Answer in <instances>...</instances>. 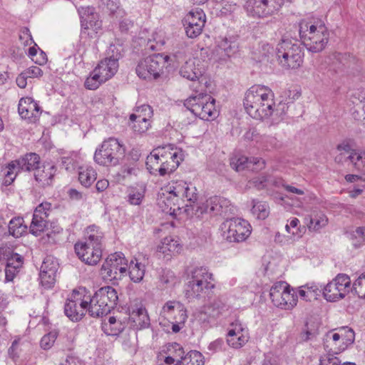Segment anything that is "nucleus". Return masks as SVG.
<instances>
[{"mask_svg":"<svg viewBox=\"0 0 365 365\" xmlns=\"http://www.w3.org/2000/svg\"><path fill=\"white\" fill-rule=\"evenodd\" d=\"M243 106L247 114L252 118H270L272 125L282 121L288 111L287 104L279 103L276 106L272 90L262 85H255L246 91Z\"/></svg>","mask_w":365,"mask_h":365,"instance_id":"nucleus-1","label":"nucleus"},{"mask_svg":"<svg viewBox=\"0 0 365 365\" xmlns=\"http://www.w3.org/2000/svg\"><path fill=\"white\" fill-rule=\"evenodd\" d=\"M197 199L196 187L179 180L169 182L165 192L160 195L158 203L163 212L176 215L182 212L187 214V208H190V205L195 203Z\"/></svg>","mask_w":365,"mask_h":365,"instance_id":"nucleus-2","label":"nucleus"},{"mask_svg":"<svg viewBox=\"0 0 365 365\" xmlns=\"http://www.w3.org/2000/svg\"><path fill=\"white\" fill-rule=\"evenodd\" d=\"M299 33L304 46L312 53L322 51L329 41L328 29L319 19H302L299 24Z\"/></svg>","mask_w":365,"mask_h":365,"instance_id":"nucleus-3","label":"nucleus"},{"mask_svg":"<svg viewBox=\"0 0 365 365\" xmlns=\"http://www.w3.org/2000/svg\"><path fill=\"white\" fill-rule=\"evenodd\" d=\"M193 91L195 94L185 101L184 106L202 120L216 118L218 111L215 108V100L205 92V86L198 83L196 88H193Z\"/></svg>","mask_w":365,"mask_h":365,"instance_id":"nucleus-4","label":"nucleus"},{"mask_svg":"<svg viewBox=\"0 0 365 365\" xmlns=\"http://www.w3.org/2000/svg\"><path fill=\"white\" fill-rule=\"evenodd\" d=\"M279 64L284 69H296L303 62L304 53L297 40L283 38L276 47Z\"/></svg>","mask_w":365,"mask_h":365,"instance_id":"nucleus-5","label":"nucleus"},{"mask_svg":"<svg viewBox=\"0 0 365 365\" xmlns=\"http://www.w3.org/2000/svg\"><path fill=\"white\" fill-rule=\"evenodd\" d=\"M212 274L207 267H197L190 272V277L188 279L186 296L189 299L200 297L207 291L215 287L212 283Z\"/></svg>","mask_w":365,"mask_h":365,"instance_id":"nucleus-6","label":"nucleus"},{"mask_svg":"<svg viewBox=\"0 0 365 365\" xmlns=\"http://www.w3.org/2000/svg\"><path fill=\"white\" fill-rule=\"evenodd\" d=\"M192 207L187 208V215L199 217L203 213H212L213 215H227L234 211L230 201L219 196H213L206 200L205 202H198L192 204Z\"/></svg>","mask_w":365,"mask_h":365,"instance_id":"nucleus-7","label":"nucleus"},{"mask_svg":"<svg viewBox=\"0 0 365 365\" xmlns=\"http://www.w3.org/2000/svg\"><path fill=\"white\" fill-rule=\"evenodd\" d=\"M125 149L120 142L114 138L104 140L100 148L94 154L95 161L104 166L116 165L124 156Z\"/></svg>","mask_w":365,"mask_h":365,"instance_id":"nucleus-8","label":"nucleus"},{"mask_svg":"<svg viewBox=\"0 0 365 365\" xmlns=\"http://www.w3.org/2000/svg\"><path fill=\"white\" fill-rule=\"evenodd\" d=\"M39 163L40 157L34 153H27L19 159L11 161L5 168L4 185H11L21 171L35 172L39 167Z\"/></svg>","mask_w":365,"mask_h":365,"instance_id":"nucleus-9","label":"nucleus"},{"mask_svg":"<svg viewBox=\"0 0 365 365\" xmlns=\"http://www.w3.org/2000/svg\"><path fill=\"white\" fill-rule=\"evenodd\" d=\"M103 278L115 283L128 274V260L122 252L109 255L101 267Z\"/></svg>","mask_w":365,"mask_h":365,"instance_id":"nucleus-10","label":"nucleus"},{"mask_svg":"<svg viewBox=\"0 0 365 365\" xmlns=\"http://www.w3.org/2000/svg\"><path fill=\"white\" fill-rule=\"evenodd\" d=\"M169 58L168 56L163 53L150 56L138 63L136 73L143 79H156L160 76Z\"/></svg>","mask_w":365,"mask_h":365,"instance_id":"nucleus-11","label":"nucleus"},{"mask_svg":"<svg viewBox=\"0 0 365 365\" xmlns=\"http://www.w3.org/2000/svg\"><path fill=\"white\" fill-rule=\"evenodd\" d=\"M286 1L292 0H247L245 9L251 16L265 18L277 14Z\"/></svg>","mask_w":365,"mask_h":365,"instance_id":"nucleus-12","label":"nucleus"},{"mask_svg":"<svg viewBox=\"0 0 365 365\" xmlns=\"http://www.w3.org/2000/svg\"><path fill=\"white\" fill-rule=\"evenodd\" d=\"M222 236L228 242H240L245 241L251 233L249 222L241 218H231L222 225Z\"/></svg>","mask_w":365,"mask_h":365,"instance_id":"nucleus-13","label":"nucleus"},{"mask_svg":"<svg viewBox=\"0 0 365 365\" xmlns=\"http://www.w3.org/2000/svg\"><path fill=\"white\" fill-rule=\"evenodd\" d=\"M157 155L156 158L160 156V160L163 161L161 167L158 169V174L160 176L173 173L182 160V150L171 144L158 147Z\"/></svg>","mask_w":365,"mask_h":365,"instance_id":"nucleus-14","label":"nucleus"},{"mask_svg":"<svg viewBox=\"0 0 365 365\" xmlns=\"http://www.w3.org/2000/svg\"><path fill=\"white\" fill-rule=\"evenodd\" d=\"M270 299L274 306L284 309H291L297 304V297L291 292L289 285L285 282H277L270 288Z\"/></svg>","mask_w":365,"mask_h":365,"instance_id":"nucleus-15","label":"nucleus"},{"mask_svg":"<svg viewBox=\"0 0 365 365\" xmlns=\"http://www.w3.org/2000/svg\"><path fill=\"white\" fill-rule=\"evenodd\" d=\"M351 289V279L346 274H339L323 290L324 298L329 302L343 299Z\"/></svg>","mask_w":365,"mask_h":365,"instance_id":"nucleus-16","label":"nucleus"},{"mask_svg":"<svg viewBox=\"0 0 365 365\" xmlns=\"http://www.w3.org/2000/svg\"><path fill=\"white\" fill-rule=\"evenodd\" d=\"M85 289L73 290L64 305L65 314L73 322L80 321L86 314L87 301L84 299Z\"/></svg>","mask_w":365,"mask_h":365,"instance_id":"nucleus-17","label":"nucleus"},{"mask_svg":"<svg viewBox=\"0 0 365 365\" xmlns=\"http://www.w3.org/2000/svg\"><path fill=\"white\" fill-rule=\"evenodd\" d=\"M205 14L202 9H192L183 20L187 36L192 38L198 36L205 26Z\"/></svg>","mask_w":365,"mask_h":365,"instance_id":"nucleus-18","label":"nucleus"},{"mask_svg":"<svg viewBox=\"0 0 365 365\" xmlns=\"http://www.w3.org/2000/svg\"><path fill=\"white\" fill-rule=\"evenodd\" d=\"M247 329L239 321L235 320L230 324L226 335V341L231 348L238 349L244 346L249 341Z\"/></svg>","mask_w":365,"mask_h":365,"instance_id":"nucleus-19","label":"nucleus"},{"mask_svg":"<svg viewBox=\"0 0 365 365\" xmlns=\"http://www.w3.org/2000/svg\"><path fill=\"white\" fill-rule=\"evenodd\" d=\"M52 210V205L48 202H43L35 209L33 219L30 225V232L38 236L44 230L48 223V217Z\"/></svg>","mask_w":365,"mask_h":365,"instance_id":"nucleus-20","label":"nucleus"},{"mask_svg":"<svg viewBox=\"0 0 365 365\" xmlns=\"http://www.w3.org/2000/svg\"><path fill=\"white\" fill-rule=\"evenodd\" d=\"M118 297L116 290L112 287L107 286L100 288L93 294V302L101 304V310L108 314L117 304ZM100 308H98V310Z\"/></svg>","mask_w":365,"mask_h":365,"instance_id":"nucleus-21","label":"nucleus"},{"mask_svg":"<svg viewBox=\"0 0 365 365\" xmlns=\"http://www.w3.org/2000/svg\"><path fill=\"white\" fill-rule=\"evenodd\" d=\"M203 73L200 61L197 58H190L185 61L180 69V74L184 78L192 81L190 88H196L198 83H202L199 80Z\"/></svg>","mask_w":365,"mask_h":365,"instance_id":"nucleus-22","label":"nucleus"},{"mask_svg":"<svg viewBox=\"0 0 365 365\" xmlns=\"http://www.w3.org/2000/svg\"><path fill=\"white\" fill-rule=\"evenodd\" d=\"M160 316L168 322L178 319L180 322L183 317H187V309L184 304L177 300L166 302L161 308Z\"/></svg>","mask_w":365,"mask_h":365,"instance_id":"nucleus-23","label":"nucleus"},{"mask_svg":"<svg viewBox=\"0 0 365 365\" xmlns=\"http://www.w3.org/2000/svg\"><path fill=\"white\" fill-rule=\"evenodd\" d=\"M18 111L21 117L29 123H35L41 113V110L36 102L31 98L26 97L20 99Z\"/></svg>","mask_w":365,"mask_h":365,"instance_id":"nucleus-24","label":"nucleus"},{"mask_svg":"<svg viewBox=\"0 0 365 365\" xmlns=\"http://www.w3.org/2000/svg\"><path fill=\"white\" fill-rule=\"evenodd\" d=\"M75 252L79 259L88 265H96L102 257V249L88 245L76 243Z\"/></svg>","mask_w":365,"mask_h":365,"instance_id":"nucleus-25","label":"nucleus"},{"mask_svg":"<svg viewBox=\"0 0 365 365\" xmlns=\"http://www.w3.org/2000/svg\"><path fill=\"white\" fill-rule=\"evenodd\" d=\"M81 14V38H94V35L97 34L96 29L101 27V24L96 22L94 24L95 29L93 28L92 21L89 19V15L94 14L93 7H81L80 10Z\"/></svg>","mask_w":365,"mask_h":365,"instance_id":"nucleus-26","label":"nucleus"},{"mask_svg":"<svg viewBox=\"0 0 365 365\" xmlns=\"http://www.w3.org/2000/svg\"><path fill=\"white\" fill-rule=\"evenodd\" d=\"M56 168L50 163L39 166L34 172V178L38 185L42 187L51 186L56 175Z\"/></svg>","mask_w":365,"mask_h":365,"instance_id":"nucleus-27","label":"nucleus"},{"mask_svg":"<svg viewBox=\"0 0 365 365\" xmlns=\"http://www.w3.org/2000/svg\"><path fill=\"white\" fill-rule=\"evenodd\" d=\"M256 166L255 169L261 170L264 168L265 162L260 158H248L245 155H235L230 160V165L236 171H241L250 167Z\"/></svg>","mask_w":365,"mask_h":365,"instance_id":"nucleus-28","label":"nucleus"},{"mask_svg":"<svg viewBox=\"0 0 365 365\" xmlns=\"http://www.w3.org/2000/svg\"><path fill=\"white\" fill-rule=\"evenodd\" d=\"M118 66V58L117 56L106 57L98 63L96 66V71L100 73L101 78L107 81L116 73Z\"/></svg>","mask_w":365,"mask_h":365,"instance_id":"nucleus-29","label":"nucleus"},{"mask_svg":"<svg viewBox=\"0 0 365 365\" xmlns=\"http://www.w3.org/2000/svg\"><path fill=\"white\" fill-rule=\"evenodd\" d=\"M23 264V258L17 253H9L6 259L5 268V279L6 282H11L14 279L16 274L19 272Z\"/></svg>","mask_w":365,"mask_h":365,"instance_id":"nucleus-30","label":"nucleus"},{"mask_svg":"<svg viewBox=\"0 0 365 365\" xmlns=\"http://www.w3.org/2000/svg\"><path fill=\"white\" fill-rule=\"evenodd\" d=\"M129 319L132 322V325L137 329H145L150 325L149 316L143 306L133 309L129 314Z\"/></svg>","mask_w":365,"mask_h":365,"instance_id":"nucleus-31","label":"nucleus"},{"mask_svg":"<svg viewBox=\"0 0 365 365\" xmlns=\"http://www.w3.org/2000/svg\"><path fill=\"white\" fill-rule=\"evenodd\" d=\"M103 237L104 235L98 227L91 225L86 229V241L81 243L102 249Z\"/></svg>","mask_w":365,"mask_h":365,"instance_id":"nucleus-32","label":"nucleus"},{"mask_svg":"<svg viewBox=\"0 0 365 365\" xmlns=\"http://www.w3.org/2000/svg\"><path fill=\"white\" fill-rule=\"evenodd\" d=\"M145 272V266L137 259H132L128 265V274L131 281L135 283L143 280Z\"/></svg>","mask_w":365,"mask_h":365,"instance_id":"nucleus-33","label":"nucleus"},{"mask_svg":"<svg viewBox=\"0 0 365 365\" xmlns=\"http://www.w3.org/2000/svg\"><path fill=\"white\" fill-rule=\"evenodd\" d=\"M238 51V43L236 41H232L225 38L222 39L219 44L217 52L222 56L231 57Z\"/></svg>","mask_w":365,"mask_h":365,"instance_id":"nucleus-34","label":"nucleus"},{"mask_svg":"<svg viewBox=\"0 0 365 365\" xmlns=\"http://www.w3.org/2000/svg\"><path fill=\"white\" fill-rule=\"evenodd\" d=\"M125 328V322L117 319L115 317H110L108 322L103 324L104 331L108 335H118Z\"/></svg>","mask_w":365,"mask_h":365,"instance_id":"nucleus-35","label":"nucleus"},{"mask_svg":"<svg viewBox=\"0 0 365 365\" xmlns=\"http://www.w3.org/2000/svg\"><path fill=\"white\" fill-rule=\"evenodd\" d=\"M145 189L143 187H130L127 191V202L132 205H140L145 197Z\"/></svg>","mask_w":365,"mask_h":365,"instance_id":"nucleus-36","label":"nucleus"},{"mask_svg":"<svg viewBox=\"0 0 365 365\" xmlns=\"http://www.w3.org/2000/svg\"><path fill=\"white\" fill-rule=\"evenodd\" d=\"M357 171H365V151L356 149L346 157Z\"/></svg>","mask_w":365,"mask_h":365,"instance_id":"nucleus-37","label":"nucleus"},{"mask_svg":"<svg viewBox=\"0 0 365 365\" xmlns=\"http://www.w3.org/2000/svg\"><path fill=\"white\" fill-rule=\"evenodd\" d=\"M226 305L220 298L215 299L205 306L204 312L211 317H217L225 310Z\"/></svg>","mask_w":365,"mask_h":365,"instance_id":"nucleus-38","label":"nucleus"},{"mask_svg":"<svg viewBox=\"0 0 365 365\" xmlns=\"http://www.w3.org/2000/svg\"><path fill=\"white\" fill-rule=\"evenodd\" d=\"M97 173L92 167L81 168L78 180L86 187H90L96 180Z\"/></svg>","mask_w":365,"mask_h":365,"instance_id":"nucleus-39","label":"nucleus"},{"mask_svg":"<svg viewBox=\"0 0 365 365\" xmlns=\"http://www.w3.org/2000/svg\"><path fill=\"white\" fill-rule=\"evenodd\" d=\"M27 226L24 225L22 217H14L11 219L9 224V232L11 235L18 238L22 236L26 232Z\"/></svg>","mask_w":365,"mask_h":365,"instance_id":"nucleus-40","label":"nucleus"},{"mask_svg":"<svg viewBox=\"0 0 365 365\" xmlns=\"http://www.w3.org/2000/svg\"><path fill=\"white\" fill-rule=\"evenodd\" d=\"M158 251L165 255H169L179 251V243L171 237H165L160 245Z\"/></svg>","mask_w":365,"mask_h":365,"instance_id":"nucleus-41","label":"nucleus"},{"mask_svg":"<svg viewBox=\"0 0 365 365\" xmlns=\"http://www.w3.org/2000/svg\"><path fill=\"white\" fill-rule=\"evenodd\" d=\"M205 358L198 351L191 350L179 361V365H204Z\"/></svg>","mask_w":365,"mask_h":365,"instance_id":"nucleus-42","label":"nucleus"},{"mask_svg":"<svg viewBox=\"0 0 365 365\" xmlns=\"http://www.w3.org/2000/svg\"><path fill=\"white\" fill-rule=\"evenodd\" d=\"M336 331L340 332L341 336V345H339V350L343 351L354 343L355 334L354 330L348 327H340L336 329Z\"/></svg>","mask_w":365,"mask_h":365,"instance_id":"nucleus-43","label":"nucleus"},{"mask_svg":"<svg viewBox=\"0 0 365 365\" xmlns=\"http://www.w3.org/2000/svg\"><path fill=\"white\" fill-rule=\"evenodd\" d=\"M328 223L327 217L323 213H317L312 215L307 222L308 229L310 231H319Z\"/></svg>","mask_w":365,"mask_h":365,"instance_id":"nucleus-44","label":"nucleus"},{"mask_svg":"<svg viewBox=\"0 0 365 365\" xmlns=\"http://www.w3.org/2000/svg\"><path fill=\"white\" fill-rule=\"evenodd\" d=\"M252 204L251 212L257 219L264 220L269 216V208L266 202L253 200Z\"/></svg>","mask_w":365,"mask_h":365,"instance_id":"nucleus-45","label":"nucleus"},{"mask_svg":"<svg viewBox=\"0 0 365 365\" xmlns=\"http://www.w3.org/2000/svg\"><path fill=\"white\" fill-rule=\"evenodd\" d=\"M105 82H106V80L101 78V75L98 71H96L95 68L86 79L84 85L89 90H96Z\"/></svg>","mask_w":365,"mask_h":365,"instance_id":"nucleus-46","label":"nucleus"},{"mask_svg":"<svg viewBox=\"0 0 365 365\" xmlns=\"http://www.w3.org/2000/svg\"><path fill=\"white\" fill-rule=\"evenodd\" d=\"M158 147L153 150L146 159L147 169L153 174L158 173V169L161 167L163 163V161L160 160V157L155 158L158 155Z\"/></svg>","mask_w":365,"mask_h":365,"instance_id":"nucleus-47","label":"nucleus"},{"mask_svg":"<svg viewBox=\"0 0 365 365\" xmlns=\"http://www.w3.org/2000/svg\"><path fill=\"white\" fill-rule=\"evenodd\" d=\"M84 299L87 301L86 312H88V314L91 317H101L103 315L107 314L106 312H103V310H98V308H103L100 302L96 303V304L94 305V302H93V295L91 297L90 295L86 296L84 294Z\"/></svg>","mask_w":365,"mask_h":365,"instance_id":"nucleus-48","label":"nucleus"},{"mask_svg":"<svg viewBox=\"0 0 365 365\" xmlns=\"http://www.w3.org/2000/svg\"><path fill=\"white\" fill-rule=\"evenodd\" d=\"M136 114L133 113L130 115V121H134L136 119L149 120L153 116V110L149 105H142L136 108Z\"/></svg>","mask_w":365,"mask_h":365,"instance_id":"nucleus-49","label":"nucleus"},{"mask_svg":"<svg viewBox=\"0 0 365 365\" xmlns=\"http://www.w3.org/2000/svg\"><path fill=\"white\" fill-rule=\"evenodd\" d=\"M320 290L316 285H307L299 290V297L306 301L317 299Z\"/></svg>","mask_w":365,"mask_h":365,"instance_id":"nucleus-50","label":"nucleus"},{"mask_svg":"<svg viewBox=\"0 0 365 365\" xmlns=\"http://www.w3.org/2000/svg\"><path fill=\"white\" fill-rule=\"evenodd\" d=\"M168 355L166 356H171L175 359V362L179 365L180 360H182L185 356V352L182 346L178 343L169 344L168 348Z\"/></svg>","mask_w":365,"mask_h":365,"instance_id":"nucleus-51","label":"nucleus"},{"mask_svg":"<svg viewBox=\"0 0 365 365\" xmlns=\"http://www.w3.org/2000/svg\"><path fill=\"white\" fill-rule=\"evenodd\" d=\"M40 282L46 289H50L53 287L56 281V273L54 269H50L46 271L40 270Z\"/></svg>","mask_w":365,"mask_h":365,"instance_id":"nucleus-52","label":"nucleus"},{"mask_svg":"<svg viewBox=\"0 0 365 365\" xmlns=\"http://www.w3.org/2000/svg\"><path fill=\"white\" fill-rule=\"evenodd\" d=\"M269 182L274 184L276 186H278V182L277 180L270 176L267 175H259L256 178H252L250 182V185L254 186L258 190H262L264 188Z\"/></svg>","mask_w":365,"mask_h":365,"instance_id":"nucleus-53","label":"nucleus"},{"mask_svg":"<svg viewBox=\"0 0 365 365\" xmlns=\"http://www.w3.org/2000/svg\"><path fill=\"white\" fill-rule=\"evenodd\" d=\"M353 289L360 298H365V272L362 273L354 282Z\"/></svg>","mask_w":365,"mask_h":365,"instance_id":"nucleus-54","label":"nucleus"},{"mask_svg":"<svg viewBox=\"0 0 365 365\" xmlns=\"http://www.w3.org/2000/svg\"><path fill=\"white\" fill-rule=\"evenodd\" d=\"M58 333L55 331H50L48 334H45L41 340V346L45 350L51 349L56 339H57Z\"/></svg>","mask_w":365,"mask_h":365,"instance_id":"nucleus-55","label":"nucleus"},{"mask_svg":"<svg viewBox=\"0 0 365 365\" xmlns=\"http://www.w3.org/2000/svg\"><path fill=\"white\" fill-rule=\"evenodd\" d=\"M160 283L165 287H171L176 282V277L171 270H163L160 277Z\"/></svg>","mask_w":365,"mask_h":365,"instance_id":"nucleus-56","label":"nucleus"},{"mask_svg":"<svg viewBox=\"0 0 365 365\" xmlns=\"http://www.w3.org/2000/svg\"><path fill=\"white\" fill-rule=\"evenodd\" d=\"M331 341H332L335 345L337 344L339 341H341L340 332L339 331H337V332L329 331L325 334L323 339V344L326 351L329 349V346L328 344Z\"/></svg>","mask_w":365,"mask_h":365,"instance_id":"nucleus-57","label":"nucleus"},{"mask_svg":"<svg viewBox=\"0 0 365 365\" xmlns=\"http://www.w3.org/2000/svg\"><path fill=\"white\" fill-rule=\"evenodd\" d=\"M340 364L339 359L329 352L321 356L319 359V365H340Z\"/></svg>","mask_w":365,"mask_h":365,"instance_id":"nucleus-58","label":"nucleus"},{"mask_svg":"<svg viewBox=\"0 0 365 365\" xmlns=\"http://www.w3.org/2000/svg\"><path fill=\"white\" fill-rule=\"evenodd\" d=\"M132 122V128L135 133H144L145 132L150 125L149 120H139V119H136L134 121Z\"/></svg>","mask_w":365,"mask_h":365,"instance_id":"nucleus-59","label":"nucleus"},{"mask_svg":"<svg viewBox=\"0 0 365 365\" xmlns=\"http://www.w3.org/2000/svg\"><path fill=\"white\" fill-rule=\"evenodd\" d=\"M20 344V339H15L12 344L11 346L9 347L8 350L9 355L11 359L14 361H16L19 358V354L21 351V349L19 348Z\"/></svg>","mask_w":365,"mask_h":365,"instance_id":"nucleus-60","label":"nucleus"},{"mask_svg":"<svg viewBox=\"0 0 365 365\" xmlns=\"http://www.w3.org/2000/svg\"><path fill=\"white\" fill-rule=\"evenodd\" d=\"M285 98L280 103H287L288 108L289 104L292 103L296 99H298L301 95L300 92L297 90H287L284 92Z\"/></svg>","mask_w":365,"mask_h":365,"instance_id":"nucleus-61","label":"nucleus"},{"mask_svg":"<svg viewBox=\"0 0 365 365\" xmlns=\"http://www.w3.org/2000/svg\"><path fill=\"white\" fill-rule=\"evenodd\" d=\"M266 149H277L282 147V143L275 136H267L264 140Z\"/></svg>","mask_w":365,"mask_h":365,"instance_id":"nucleus-62","label":"nucleus"},{"mask_svg":"<svg viewBox=\"0 0 365 365\" xmlns=\"http://www.w3.org/2000/svg\"><path fill=\"white\" fill-rule=\"evenodd\" d=\"M54 269V273L56 274L58 269V264L53 260L51 257H47L43 262L41 269L42 271L48 272V269Z\"/></svg>","mask_w":365,"mask_h":365,"instance_id":"nucleus-63","label":"nucleus"},{"mask_svg":"<svg viewBox=\"0 0 365 365\" xmlns=\"http://www.w3.org/2000/svg\"><path fill=\"white\" fill-rule=\"evenodd\" d=\"M23 72L24 75L28 78H37L43 74L42 70L38 66H31Z\"/></svg>","mask_w":365,"mask_h":365,"instance_id":"nucleus-64","label":"nucleus"}]
</instances>
